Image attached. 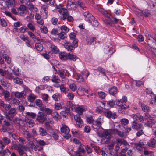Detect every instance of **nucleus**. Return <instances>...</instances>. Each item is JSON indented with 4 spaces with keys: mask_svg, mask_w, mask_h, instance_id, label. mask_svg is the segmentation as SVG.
<instances>
[{
    "mask_svg": "<svg viewBox=\"0 0 156 156\" xmlns=\"http://www.w3.org/2000/svg\"><path fill=\"white\" fill-rule=\"evenodd\" d=\"M8 111V112L5 115L6 119L3 121L1 129V130L4 132L11 129V122L13 120L14 117L17 114L16 109L15 108H11Z\"/></svg>",
    "mask_w": 156,
    "mask_h": 156,
    "instance_id": "f257e3e1",
    "label": "nucleus"
},
{
    "mask_svg": "<svg viewBox=\"0 0 156 156\" xmlns=\"http://www.w3.org/2000/svg\"><path fill=\"white\" fill-rule=\"evenodd\" d=\"M127 101V98L125 96H123L122 99L116 100V104L119 107L118 111L119 113H123L125 110L128 108L129 105L126 104Z\"/></svg>",
    "mask_w": 156,
    "mask_h": 156,
    "instance_id": "f03ea898",
    "label": "nucleus"
},
{
    "mask_svg": "<svg viewBox=\"0 0 156 156\" xmlns=\"http://www.w3.org/2000/svg\"><path fill=\"white\" fill-rule=\"evenodd\" d=\"M70 40L72 42V45H69V51L71 52L74 51V49L77 47L78 45V41L75 39L76 34L74 33H71L69 35Z\"/></svg>",
    "mask_w": 156,
    "mask_h": 156,
    "instance_id": "7ed1b4c3",
    "label": "nucleus"
},
{
    "mask_svg": "<svg viewBox=\"0 0 156 156\" xmlns=\"http://www.w3.org/2000/svg\"><path fill=\"white\" fill-rule=\"evenodd\" d=\"M89 75V72L86 70L81 72L80 74L78 73H75L74 75L78 82H81L84 81L83 77L84 76H85L86 78H87Z\"/></svg>",
    "mask_w": 156,
    "mask_h": 156,
    "instance_id": "20e7f679",
    "label": "nucleus"
},
{
    "mask_svg": "<svg viewBox=\"0 0 156 156\" xmlns=\"http://www.w3.org/2000/svg\"><path fill=\"white\" fill-rule=\"evenodd\" d=\"M145 120L147 121V122L145 123V125L147 126L151 127L155 123V120L152 117L147 113L144 114Z\"/></svg>",
    "mask_w": 156,
    "mask_h": 156,
    "instance_id": "39448f33",
    "label": "nucleus"
},
{
    "mask_svg": "<svg viewBox=\"0 0 156 156\" xmlns=\"http://www.w3.org/2000/svg\"><path fill=\"white\" fill-rule=\"evenodd\" d=\"M56 7L57 9H60L58 11L62 16L61 18L63 20L67 19L68 21V13L67 10L65 8L60 9V7H61V6H58L56 5Z\"/></svg>",
    "mask_w": 156,
    "mask_h": 156,
    "instance_id": "423d86ee",
    "label": "nucleus"
},
{
    "mask_svg": "<svg viewBox=\"0 0 156 156\" xmlns=\"http://www.w3.org/2000/svg\"><path fill=\"white\" fill-rule=\"evenodd\" d=\"M103 118L101 116H99L95 121L94 123L92 124L93 127L97 129H99L101 126L103 122Z\"/></svg>",
    "mask_w": 156,
    "mask_h": 156,
    "instance_id": "0eeeda50",
    "label": "nucleus"
},
{
    "mask_svg": "<svg viewBox=\"0 0 156 156\" xmlns=\"http://www.w3.org/2000/svg\"><path fill=\"white\" fill-rule=\"evenodd\" d=\"M74 119L77 127L79 128H82L84 125V122L81 117L78 115L74 116Z\"/></svg>",
    "mask_w": 156,
    "mask_h": 156,
    "instance_id": "6e6552de",
    "label": "nucleus"
},
{
    "mask_svg": "<svg viewBox=\"0 0 156 156\" xmlns=\"http://www.w3.org/2000/svg\"><path fill=\"white\" fill-rule=\"evenodd\" d=\"M20 2L25 4L28 6V8L31 11H33L35 8L34 5L32 3L34 0H19Z\"/></svg>",
    "mask_w": 156,
    "mask_h": 156,
    "instance_id": "1a4fd4ad",
    "label": "nucleus"
},
{
    "mask_svg": "<svg viewBox=\"0 0 156 156\" xmlns=\"http://www.w3.org/2000/svg\"><path fill=\"white\" fill-rule=\"evenodd\" d=\"M62 135L66 139H68V127L67 126L63 124L60 128Z\"/></svg>",
    "mask_w": 156,
    "mask_h": 156,
    "instance_id": "9d476101",
    "label": "nucleus"
},
{
    "mask_svg": "<svg viewBox=\"0 0 156 156\" xmlns=\"http://www.w3.org/2000/svg\"><path fill=\"white\" fill-rule=\"evenodd\" d=\"M46 115L42 112H39L38 115L37 116L36 120L39 123H43L46 119Z\"/></svg>",
    "mask_w": 156,
    "mask_h": 156,
    "instance_id": "9b49d317",
    "label": "nucleus"
},
{
    "mask_svg": "<svg viewBox=\"0 0 156 156\" xmlns=\"http://www.w3.org/2000/svg\"><path fill=\"white\" fill-rule=\"evenodd\" d=\"M97 111L101 114L104 115L106 117L110 118L112 115V112L109 110L108 109H103L102 110L98 109Z\"/></svg>",
    "mask_w": 156,
    "mask_h": 156,
    "instance_id": "f8f14e48",
    "label": "nucleus"
},
{
    "mask_svg": "<svg viewBox=\"0 0 156 156\" xmlns=\"http://www.w3.org/2000/svg\"><path fill=\"white\" fill-rule=\"evenodd\" d=\"M87 110V108L86 106L81 105L75 109V111L77 113V115L80 116L82 115L84 112Z\"/></svg>",
    "mask_w": 156,
    "mask_h": 156,
    "instance_id": "ddd939ff",
    "label": "nucleus"
},
{
    "mask_svg": "<svg viewBox=\"0 0 156 156\" xmlns=\"http://www.w3.org/2000/svg\"><path fill=\"white\" fill-rule=\"evenodd\" d=\"M83 16L85 19L89 23H92L91 20L94 19V17L88 11L84 12Z\"/></svg>",
    "mask_w": 156,
    "mask_h": 156,
    "instance_id": "4468645a",
    "label": "nucleus"
},
{
    "mask_svg": "<svg viewBox=\"0 0 156 156\" xmlns=\"http://www.w3.org/2000/svg\"><path fill=\"white\" fill-rule=\"evenodd\" d=\"M151 14L148 10L147 9H144L143 10H140L138 13V16L139 17L141 16L144 18V16L146 17L151 16Z\"/></svg>",
    "mask_w": 156,
    "mask_h": 156,
    "instance_id": "2eb2a0df",
    "label": "nucleus"
},
{
    "mask_svg": "<svg viewBox=\"0 0 156 156\" xmlns=\"http://www.w3.org/2000/svg\"><path fill=\"white\" fill-rule=\"evenodd\" d=\"M14 95L18 98L20 99H24L26 97V91L23 90L20 92L18 91L15 92Z\"/></svg>",
    "mask_w": 156,
    "mask_h": 156,
    "instance_id": "dca6fc26",
    "label": "nucleus"
},
{
    "mask_svg": "<svg viewBox=\"0 0 156 156\" xmlns=\"http://www.w3.org/2000/svg\"><path fill=\"white\" fill-rule=\"evenodd\" d=\"M131 117L133 120L137 121L138 119L141 122H143L145 120L143 116L139 113L132 114Z\"/></svg>",
    "mask_w": 156,
    "mask_h": 156,
    "instance_id": "f3484780",
    "label": "nucleus"
},
{
    "mask_svg": "<svg viewBox=\"0 0 156 156\" xmlns=\"http://www.w3.org/2000/svg\"><path fill=\"white\" fill-rule=\"evenodd\" d=\"M85 151L83 147H78V150L76 151H74L72 154L75 156H82L83 154H84Z\"/></svg>",
    "mask_w": 156,
    "mask_h": 156,
    "instance_id": "a211bd4d",
    "label": "nucleus"
},
{
    "mask_svg": "<svg viewBox=\"0 0 156 156\" xmlns=\"http://www.w3.org/2000/svg\"><path fill=\"white\" fill-rule=\"evenodd\" d=\"M90 91L89 88L85 89L82 87H79L77 91V94L80 96H83L84 94L85 93H88Z\"/></svg>",
    "mask_w": 156,
    "mask_h": 156,
    "instance_id": "6ab92c4d",
    "label": "nucleus"
},
{
    "mask_svg": "<svg viewBox=\"0 0 156 156\" xmlns=\"http://www.w3.org/2000/svg\"><path fill=\"white\" fill-rule=\"evenodd\" d=\"M2 93L4 95V98L5 101H9L11 100L9 92L7 90L4 89L3 88L2 90Z\"/></svg>",
    "mask_w": 156,
    "mask_h": 156,
    "instance_id": "aec40b11",
    "label": "nucleus"
},
{
    "mask_svg": "<svg viewBox=\"0 0 156 156\" xmlns=\"http://www.w3.org/2000/svg\"><path fill=\"white\" fill-rule=\"evenodd\" d=\"M133 121L132 123V128L134 129L137 130L141 129L143 127V125L141 124L138 123L136 122V120H133Z\"/></svg>",
    "mask_w": 156,
    "mask_h": 156,
    "instance_id": "412c9836",
    "label": "nucleus"
},
{
    "mask_svg": "<svg viewBox=\"0 0 156 156\" xmlns=\"http://www.w3.org/2000/svg\"><path fill=\"white\" fill-rule=\"evenodd\" d=\"M104 51L105 53L110 55L113 54L114 53L113 48L112 47H109L106 46L104 48Z\"/></svg>",
    "mask_w": 156,
    "mask_h": 156,
    "instance_id": "4be33fe9",
    "label": "nucleus"
},
{
    "mask_svg": "<svg viewBox=\"0 0 156 156\" xmlns=\"http://www.w3.org/2000/svg\"><path fill=\"white\" fill-rule=\"evenodd\" d=\"M12 121L19 128H20L22 126V124L23 123V121L21 119L16 118Z\"/></svg>",
    "mask_w": 156,
    "mask_h": 156,
    "instance_id": "5701e85b",
    "label": "nucleus"
},
{
    "mask_svg": "<svg viewBox=\"0 0 156 156\" xmlns=\"http://www.w3.org/2000/svg\"><path fill=\"white\" fill-rule=\"evenodd\" d=\"M110 131L109 129L105 130L102 133V137L109 139L111 136Z\"/></svg>",
    "mask_w": 156,
    "mask_h": 156,
    "instance_id": "b1692460",
    "label": "nucleus"
},
{
    "mask_svg": "<svg viewBox=\"0 0 156 156\" xmlns=\"http://www.w3.org/2000/svg\"><path fill=\"white\" fill-rule=\"evenodd\" d=\"M26 8V7L24 5H21L17 8L18 12L20 15L22 16L24 14Z\"/></svg>",
    "mask_w": 156,
    "mask_h": 156,
    "instance_id": "393cba45",
    "label": "nucleus"
},
{
    "mask_svg": "<svg viewBox=\"0 0 156 156\" xmlns=\"http://www.w3.org/2000/svg\"><path fill=\"white\" fill-rule=\"evenodd\" d=\"M116 142L118 145H121L123 144L124 146H128L127 142L123 139L117 138L116 139Z\"/></svg>",
    "mask_w": 156,
    "mask_h": 156,
    "instance_id": "a878e982",
    "label": "nucleus"
},
{
    "mask_svg": "<svg viewBox=\"0 0 156 156\" xmlns=\"http://www.w3.org/2000/svg\"><path fill=\"white\" fill-rule=\"evenodd\" d=\"M156 141L155 140L152 138L150 139L147 143L148 145L151 147L154 148L155 146Z\"/></svg>",
    "mask_w": 156,
    "mask_h": 156,
    "instance_id": "bb28decb",
    "label": "nucleus"
},
{
    "mask_svg": "<svg viewBox=\"0 0 156 156\" xmlns=\"http://www.w3.org/2000/svg\"><path fill=\"white\" fill-rule=\"evenodd\" d=\"M25 121L26 122L29 127H33L34 124V121L31 119L27 118V117H25Z\"/></svg>",
    "mask_w": 156,
    "mask_h": 156,
    "instance_id": "cd10ccee",
    "label": "nucleus"
},
{
    "mask_svg": "<svg viewBox=\"0 0 156 156\" xmlns=\"http://www.w3.org/2000/svg\"><path fill=\"white\" fill-rule=\"evenodd\" d=\"M140 105L142 108V110L144 112H149L150 110L149 107L147 106L144 103H140Z\"/></svg>",
    "mask_w": 156,
    "mask_h": 156,
    "instance_id": "c85d7f7f",
    "label": "nucleus"
},
{
    "mask_svg": "<svg viewBox=\"0 0 156 156\" xmlns=\"http://www.w3.org/2000/svg\"><path fill=\"white\" fill-rule=\"evenodd\" d=\"M98 10L100 12L105 15V16L108 18H110V16H108V12L106 10H105L104 9L101 8H98Z\"/></svg>",
    "mask_w": 156,
    "mask_h": 156,
    "instance_id": "c756f323",
    "label": "nucleus"
},
{
    "mask_svg": "<svg viewBox=\"0 0 156 156\" xmlns=\"http://www.w3.org/2000/svg\"><path fill=\"white\" fill-rule=\"evenodd\" d=\"M68 55L66 53L61 52L59 54V57L62 60H65L68 58Z\"/></svg>",
    "mask_w": 156,
    "mask_h": 156,
    "instance_id": "7c9ffc66",
    "label": "nucleus"
},
{
    "mask_svg": "<svg viewBox=\"0 0 156 156\" xmlns=\"http://www.w3.org/2000/svg\"><path fill=\"white\" fill-rule=\"evenodd\" d=\"M109 93L110 94L114 95L117 92V89L115 87H112L109 90Z\"/></svg>",
    "mask_w": 156,
    "mask_h": 156,
    "instance_id": "2f4dec72",
    "label": "nucleus"
},
{
    "mask_svg": "<svg viewBox=\"0 0 156 156\" xmlns=\"http://www.w3.org/2000/svg\"><path fill=\"white\" fill-rule=\"evenodd\" d=\"M78 5L81 8L82 10L86 11L87 10V8L83 2L80 1H78L77 2Z\"/></svg>",
    "mask_w": 156,
    "mask_h": 156,
    "instance_id": "473e14b6",
    "label": "nucleus"
},
{
    "mask_svg": "<svg viewBox=\"0 0 156 156\" xmlns=\"http://www.w3.org/2000/svg\"><path fill=\"white\" fill-rule=\"evenodd\" d=\"M13 81L15 83L20 85H21L23 83V80L18 77H14L13 79Z\"/></svg>",
    "mask_w": 156,
    "mask_h": 156,
    "instance_id": "72a5a7b5",
    "label": "nucleus"
},
{
    "mask_svg": "<svg viewBox=\"0 0 156 156\" xmlns=\"http://www.w3.org/2000/svg\"><path fill=\"white\" fill-rule=\"evenodd\" d=\"M52 78L51 79V81L52 82L56 83H59L60 82V79L58 76L53 75L52 76Z\"/></svg>",
    "mask_w": 156,
    "mask_h": 156,
    "instance_id": "f704fd0d",
    "label": "nucleus"
},
{
    "mask_svg": "<svg viewBox=\"0 0 156 156\" xmlns=\"http://www.w3.org/2000/svg\"><path fill=\"white\" fill-rule=\"evenodd\" d=\"M26 115L25 117H27L28 118V117H30L31 118L34 119L35 118V117L36 116V113H35L32 112H27L26 113Z\"/></svg>",
    "mask_w": 156,
    "mask_h": 156,
    "instance_id": "c9c22d12",
    "label": "nucleus"
},
{
    "mask_svg": "<svg viewBox=\"0 0 156 156\" xmlns=\"http://www.w3.org/2000/svg\"><path fill=\"white\" fill-rule=\"evenodd\" d=\"M39 132L40 134L42 136H45L47 134V133L46 129L42 127H40L39 128Z\"/></svg>",
    "mask_w": 156,
    "mask_h": 156,
    "instance_id": "e433bc0d",
    "label": "nucleus"
},
{
    "mask_svg": "<svg viewBox=\"0 0 156 156\" xmlns=\"http://www.w3.org/2000/svg\"><path fill=\"white\" fill-rule=\"evenodd\" d=\"M5 78L7 79L12 80L13 79V80L14 77L13 74L12 73L7 71V75Z\"/></svg>",
    "mask_w": 156,
    "mask_h": 156,
    "instance_id": "4c0bfd02",
    "label": "nucleus"
},
{
    "mask_svg": "<svg viewBox=\"0 0 156 156\" xmlns=\"http://www.w3.org/2000/svg\"><path fill=\"white\" fill-rule=\"evenodd\" d=\"M52 116L54 119L57 121L61 118L60 115L56 112H54L52 114Z\"/></svg>",
    "mask_w": 156,
    "mask_h": 156,
    "instance_id": "58836bf2",
    "label": "nucleus"
},
{
    "mask_svg": "<svg viewBox=\"0 0 156 156\" xmlns=\"http://www.w3.org/2000/svg\"><path fill=\"white\" fill-rule=\"evenodd\" d=\"M51 51L57 54L59 52V50L57 47L54 45H51Z\"/></svg>",
    "mask_w": 156,
    "mask_h": 156,
    "instance_id": "ea45409f",
    "label": "nucleus"
},
{
    "mask_svg": "<svg viewBox=\"0 0 156 156\" xmlns=\"http://www.w3.org/2000/svg\"><path fill=\"white\" fill-rule=\"evenodd\" d=\"M36 98V96L34 94H31L28 97L29 101L33 102Z\"/></svg>",
    "mask_w": 156,
    "mask_h": 156,
    "instance_id": "a19ab883",
    "label": "nucleus"
},
{
    "mask_svg": "<svg viewBox=\"0 0 156 156\" xmlns=\"http://www.w3.org/2000/svg\"><path fill=\"white\" fill-rule=\"evenodd\" d=\"M5 3L8 7L12 6L15 2L14 0H5Z\"/></svg>",
    "mask_w": 156,
    "mask_h": 156,
    "instance_id": "79ce46f5",
    "label": "nucleus"
},
{
    "mask_svg": "<svg viewBox=\"0 0 156 156\" xmlns=\"http://www.w3.org/2000/svg\"><path fill=\"white\" fill-rule=\"evenodd\" d=\"M45 86L41 85L37 86L36 87L35 90L36 92L39 93L41 90H44L45 89Z\"/></svg>",
    "mask_w": 156,
    "mask_h": 156,
    "instance_id": "37998d69",
    "label": "nucleus"
},
{
    "mask_svg": "<svg viewBox=\"0 0 156 156\" xmlns=\"http://www.w3.org/2000/svg\"><path fill=\"white\" fill-rule=\"evenodd\" d=\"M61 97V95L59 94L56 93L53 95L52 98L55 101H58L60 100Z\"/></svg>",
    "mask_w": 156,
    "mask_h": 156,
    "instance_id": "c03bdc74",
    "label": "nucleus"
},
{
    "mask_svg": "<svg viewBox=\"0 0 156 156\" xmlns=\"http://www.w3.org/2000/svg\"><path fill=\"white\" fill-rule=\"evenodd\" d=\"M35 47L36 49L38 51H41L43 48L42 45L39 43L35 44Z\"/></svg>",
    "mask_w": 156,
    "mask_h": 156,
    "instance_id": "a18cd8bd",
    "label": "nucleus"
},
{
    "mask_svg": "<svg viewBox=\"0 0 156 156\" xmlns=\"http://www.w3.org/2000/svg\"><path fill=\"white\" fill-rule=\"evenodd\" d=\"M73 142L76 145L78 146V147H83V145L82 144L80 141L76 138H74L73 140Z\"/></svg>",
    "mask_w": 156,
    "mask_h": 156,
    "instance_id": "49530a36",
    "label": "nucleus"
},
{
    "mask_svg": "<svg viewBox=\"0 0 156 156\" xmlns=\"http://www.w3.org/2000/svg\"><path fill=\"white\" fill-rule=\"evenodd\" d=\"M66 109L60 112V114L65 118H66L68 115V110L67 108H66Z\"/></svg>",
    "mask_w": 156,
    "mask_h": 156,
    "instance_id": "de8ad7c7",
    "label": "nucleus"
},
{
    "mask_svg": "<svg viewBox=\"0 0 156 156\" xmlns=\"http://www.w3.org/2000/svg\"><path fill=\"white\" fill-rule=\"evenodd\" d=\"M45 126L48 130H51L52 129L51 121L46 122L45 123Z\"/></svg>",
    "mask_w": 156,
    "mask_h": 156,
    "instance_id": "09e8293b",
    "label": "nucleus"
},
{
    "mask_svg": "<svg viewBox=\"0 0 156 156\" xmlns=\"http://www.w3.org/2000/svg\"><path fill=\"white\" fill-rule=\"evenodd\" d=\"M86 118V121L88 123L91 124L93 123L94 119L92 116H87Z\"/></svg>",
    "mask_w": 156,
    "mask_h": 156,
    "instance_id": "8fccbe9b",
    "label": "nucleus"
},
{
    "mask_svg": "<svg viewBox=\"0 0 156 156\" xmlns=\"http://www.w3.org/2000/svg\"><path fill=\"white\" fill-rule=\"evenodd\" d=\"M0 84L5 87H7L8 85V83L3 78L0 79Z\"/></svg>",
    "mask_w": 156,
    "mask_h": 156,
    "instance_id": "3c124183",
    "label": "nucleus"
},
{
    "mask_svg": "<svg viewBox=\"0 0 156 156\" xmlns=\"http://www.w3.org/2000/svg\"><path fill=\"white\" fill-rule=\"evenodd\" d=\"M20 38L23 41H27L28 42H30V40L28 37H25L24 34H22L20 36Z\"/></svg>",
    "mask_w": 156,
    "mask_h": 156,
    "instance_id": "603ef678",
    "label": "nucleus"
},
{
    "mask_svg": "<svg viewBox=\"0 0 156 156\" xmlns=\"http://www.w3.org/2000/svg\"><path fill=\"white\" fill-rule=\"evenodd\" d=\"M98 94L99 98L101 99H104L106 96V94L102 91L98 92Z\"/></svg>",
    "mask_w": 156,
    "mask_h": 156,
    "instance_id": "864d4df0",
    "label": "nucleus"
},
{
    "mask_svg": "<svg viewBox=\"0 0 156 156\" xmlns=\"http://www.w3.org/2000/svg\"><path fill=\"white\" fill-rule=\"evenodd\" d=\"M76 105H74L73 102L69 101V110H73L75 108Z\"/></svg>",
    "mask_w": 156,
    "mask_h": 156,
    "instance_id": "5fc2aeb1",
    "label": "nucleus"
},
{
    "mask_svg": "<svg viewBox=\"0 0 156 156\" xmlns=\"http://www.w3.org/2000/svg\"><path fill=\"white\" fill-rule=\"evenodd\" d=\"M72 134L76 136L77 137L80 134V132L76 129H72L71 130Z\"/></svg>",
    "mask_w": 156,
    "mask_h": 156,
    "instance_id": "6e6d98bb",
    "label": "nucleus"
},
{
    "mask_svg": "<svg viewBox=\"0 0 156 156\" xmlns=\"http://www.w3.org/2000/svg\"><path fill=\"white\" fill-rule=\"evenodd\" d=\"M77 57L75 55H73V54L69 53V59H70L73 61H75Z\"/></svg>",
    "mask_w": 156,
    "mask_h": 156,
    "instance_id": "4d7b16f0",
    "label": "nucleus"
},
{
    "mask_svg": "<svg viewBox=\"0 0 156 156\" xmlns=\"http://www.w3.org/2000/svg\"><path fill=\"white\" fill-rule=\"evenodd\" d=\"M102 20L104 23L105 24L109 25L111 27L113 26V24L112 22L105 19H103Z\"/></svg>",
    "mask_w": 156,
    "mask_h": 156,
    "instance_id": "13d9d810",
    "label": "nucleus"
},
{
    "mask_svg": "<svg viewBox=\"0 0 156 156\" xmlns=\"http://www.w3.org/2000/svg\"><path fill=\"white\" fill-rule=\"evenodd\" d=\"M3 58H4L5 61L8 64H9L11 62L10 58L8 57V55L6 54H4L3 55Z\"/></svg>",
    "mask_w": 156,
    "mask_h": 156,
    "instance_id": "bf43d9fd",
    "label": "nucleus"
},
{
    "mask_svg": "<svg viewBox=\"0 0 156 156\" xmlns=\"http://www.w3.org/2000/svg\"><path fill=\"white\" fill-rule=\"evenodd\" d=\"M58 35L60 38L62 39H64L66 37V33L62 32L60 33L59 32Z\"/></svg>",
    "mask_w": 156,
    "mask_h": 156,
    "instance_id": "052dcab7",
    "label": "nucleus"
},
{
    "mask_svg": "<svg viewBox=\"0 0 156 156\" xmlns=\"http://www.w3.org/2000/svg\"><path fill=\"white\" fill-rule=\"evenodd\" d=\"M120 122L122 124L124 125H126L128 124L129 122L128 120L125 118L121 119L120 120Z\"/></svg>",
    "mask_w": 156,
    "mask_h": 156,
    "instance_id": "680f3d73",
    "label": "nucleus"
},
{
    "mask_svg": "<svg viewBox=\"0 0 156 156\" xmlns=\"http://www.w3.org/2000/svg\"><path fill=\"white\" fill-rule=\"evenodd\" d=\"M91 21H92V24L93 26L95 27H98L99 24V22L96 20L95 18L94 17V20H91Z\"/></svg>",
    "mask_w": 156,
    "mask_h": 156,
    "instance_id": "e2e57ef3",
    "label": "nucleus"
},
{
    "mask_svg": "<svg viewBox=\"0 0 156 156\" xmlns=\"http://www.w3.org/2000/svg\"><path fill=\"white\" fill-rule=\"evenodd\" d=\"M57 73L59 75L60 77L63 78H65L66 76V73L64 72H62L60 70H59Z\"/></svg>",
    "mask_w": 156,
    "mask_h": 156,
    "instance_id": "0e129e2a",
    "label": "nucleus"
},
{
    "mask_svg": "<svg viewBox=\"0 0 156 156\" xmlns=\"http://www.w3.org/2000/svg\"><path fill=\"white\" fill-rule=\"evenodd\" d=\"M20 30L21 32L24 33L26 32H28V29L26 27L23 26L20 28Z\"/></svg>",
    "mask_w": 156,
    "mask_h": 156,
    "instance_id": "69168bd1",
    "label": "nucleus"
},
{
    "mask_svg": "<svg viewBox=\"0 0 156 156\" xmlns=\"http://www.w3.org/2000/svg\"><path fill=\"white\" fill-rule=\"evenodd\" d=\"M70 89L73 91H74L77 89V87L74 83L71 84L69 86Z\"/></svg>",
    "mask_w": 156,
    "mask_h": 156,
    "instance_id": "338daca9",
    "label": "nucleus"
},
{
    "mask_svg": "<svg viewBox=\"0 0 156 156\" xmlns=\"http://www.w3.org/2000/svg\"><path fill=\"white\" fill-rule=\"evenodd\" d=\"M107 104L110 107H112L115 104V102L113 100H111L107 102Z\"/></svg>",
    "mask_w": 156,
    "mask_h": 156,
    "instance_id": "774afa93",
    "label": "nucleus"
}]
</instances>
